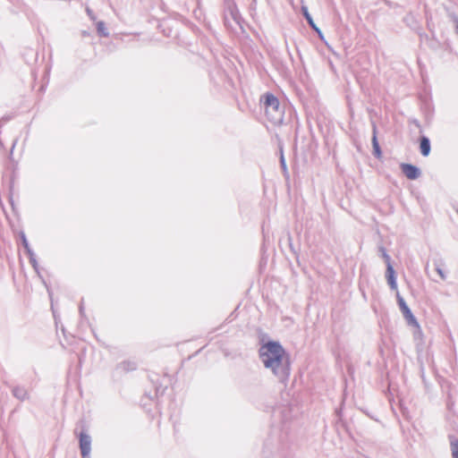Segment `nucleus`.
Segmentation results:
<instances>
[{"label":"nucleus","instance_id":"nucleus-7","mask_svg":"<svg viewBox=\"0 0 458 458\" xmlns=\"http://www.w3.org/2000/svg\"><path fill=\"white\" fill-rule=\"evenodd\" d=\"M420 152L423 156H428L430 152V144L428 139L423 137L420 140Z\"/></svg>","mask_w":458,"mask_h":458},{"label":"nucleus","instance_id":"nucleus-6","mask_svg":"<svg viewBox=\"0 0 458 458\" xmlns=\"http://www.w3.org/2000/svg\"><path fill=\"white\" fill-rule=\"evenodd\" d=\"M386 276H387V282H388L390 287L393 290H396L397 284H396V280H395V276H394V270L392 265L390 264V262H388V266L386 267Z\"/></svg>","mask_w":458,"mask_h":458},{"label":"nucleus","instance_id":"nucleus-17","mask_svg":"<svg viewBox=\"0 0 458 458\" xmlns=\"http://www.w3.org/2000/svg\"><path fill=\"white\" fill-rule=\"evenodd\" d=\"M456 31L458 33V21H457V26H456Z\"/></svg>","mask_w":458,"mask_h":458},{"label":"nucleus","instance_id":"nucleus-16","mask_svg":"<svg viewBox=\"0 0 458 458\" xmlns=\"http://www.w3.org/2000/svg\"><path fill=\"white\" fill-rule=\"evenodd\" d=\"M23 243H24L25 247H27V242L25 239H23Z\"/></svg>","mask_w":458,"mask_h":458},{"label":"nucleus","instance_id":"nucleus-2","mask_svg":"<svg viewBox=\"0 0 458 458\" xmlns=\"http://www.w3.org/2000/svg\"><path fill=\"white\" fill-rule=\"evenodd\" d=\"M265 112L267 118L274 123H280L283 119V111L279 107L278 99L267 94L265 100Z\"/></svg>","mask_w":458,"mask_h":458},{"label":"nucleus","instance_id":"nucleus-14","mask_svg":"<svg viewBox=\"0 0 458 458\" xmlns=\"http://www.w3.org/2000/svg\"><path fill=\"white\" fill-rule=\"evenodd\" d=\"M312 29L318 32L320 38H323V34H322L321 30L317 27V25L315 26V28H312Z\"/></svg>","mask_w":458,"mask_h":458},{"label":"nucleus","instance_id":"nucleus-11","mask_svg":"<svg viewBox=\"0 0 458 458\" xmlns=\"http://www.w3.org/2000/svg\"><path fill=\"white\" fill-rule=\"evenodd\" d=\"M98 32L101 35V36H107L108 35V32L106 30V29L105 28L104 26V23L102 21H99L98 23Z\"/></svg>","mask_w":458,"mask_h":458},{"label":"nucleus","instance_id":"nucleus-9","mask_svg":"<svg viewBox=\"0 0 458 458\" xmlns=\"http://www.w3.org/2000/svg\"><path fill=\"white\" fill-rule=\"evenodd\" d=\"M372 144H373V148H374V154L377 157H379L380 155H381V150H380L377 140L376 130L375 129H374V135H373V138H372Z\"/></svg>","mask_w":458,"mask_h":458},{"label":"nucleus","instance_id":"nucleus-3","mask_svg":"<svg viewBox=\"0 0 458 458\" xmlns=\"http://www.w3.org/2000/svg\"><path fill=\"white\" fill-rule=\"evenodd\" d=\"M396 297H397L399 307H400L404 318L408 321V323L410 325L418 327L419 325H418V322H417L415 317L413 316L411 310L407 306L406 302L404 301V300L403 299V297L400 295V293L398 292L396 293Z\"/></svg>","mask_w":458,"mask_h":458},{"label":"nucleus","instance_id":"nucleus-5","mask_svg":"<svg viewBox=\"0 0 458 458\" xmlns=\"http://www.w3.org/2000/svg\"><path fill=\"white\" fill-rule=\"evenodd\" d=\"M401 169L405 176L410 180H415L420 177V171L415 165L410 164H402Z\"/></svg>","mask_w":458,"mask_h":458},{"label":"nucleus","instance_id":"nucleus-12","mask_svg":"<svg viewBox=\"0 0 458 458\" xmlns=\"http://www.w3.org/2000/svg\"><path fill=\"white\" fill-rule=\"evenodd\" d=\"M280 161H281V165H282L284 172L286 173L287 172V167H286V164H285L284 157L283 154H281Z\"/></svg>","mask_w":458,"mask_h":458},{"label":"nucleus","instance_id":"nucleus-15","mask_svg":"<svg viewBox=\"0 0 458 458\" xmlns=\"http://www.w3.org/2000/svg\"><path fill=\"white\" fill-rule=\"evenodd\" d=\"M383 257L386 262V266H388V262H390V257L386 252H384Z\"/></svg>","mask_w":458,"mask_h":458},{"label":"nucleus","instance_id":"nucleus-10","mask_svg":"<svg viewBox=\"0 0 458 458\" xmlns=\"http://www.w3.org/2000/svg\"><path fill=\"white\" fill-rule=\"evenodd\" d=\"M451 450L453 458H458V440H453L451 442Z\"/></svg>","mask_w":458,"mask_h":458},{"label":"nucleus","instance_id":"nucleus-4","mask_svg":"<svg viewBox=\"0 0 458 458\" xmlns=\"http://www.w3.org/2000/svg\"><path fill=\"white\" fill-rule=\"evenodd\" d=\"M80 448L83 458H88L91 451V438L86 433H81Z\"/></svg>","mask_w":458,"mask_h":458},{"label":"nucleus","instance_id":"nucleus-8","mask_svg":"<svg viewBox=\"0 0 458 458\" xmlns=\"http://www.w3.org/2000/svg\"><path fill=\"white\" fill-rule=\"evenodd\" d=\"M301 11H302V13H303L304 17L308 21L309 24L312 28H315L316 24L314 23L313 19H312L311 15L310 14L309 11H308V7L305 6V5H302L301 6Z\"/></svg>","mask_w":458,"mask_h":458},{"label":"nucleus","instance_id":"nucleus-1","mask_svg":"<svg viewBox=\"0 0 458 458\" xmlns=\"http://www.w3.org/2000/svg\"><path fill=\"white\" fill-rule=\"evenodd\" d=\"M260 360L266 369H270L279 379L289 375L288 359L284 348L277 342H268L259 349Z\"/></svg>","mask_w":458,"mask_h":458},{"label":"nucleus","instance_id":"nucleus-13","mask_svg":"<svg viewBox=\"0 0 458 458\" xmlns=\"http://www.w3.org/2000/svg\"><path fill=\"white\" fill-rule=\"evenodd\" d=\"M436 270H437V274L439 275V276L441 277V279L445 280V275L443 272V270L440 267H437Z\"/></svg>","mask_w":458,"mask_h":458}]
</instances>
